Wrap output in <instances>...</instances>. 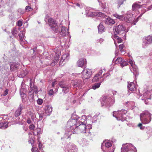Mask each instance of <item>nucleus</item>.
I'll return each mask as SVG.
<instances>
[{
	"label": "nucleus",
	"instance_id": "4c0bfd02",
	"mask_svg": "<svg viewBox=\"0 0 152 152\" xmlns=\"http://www.w3.org/2000/svg\"><path fill=\"white\" fill-rule=\"evenodd\" d=\"M61 58L65 61V62H66L69 58V55L68 53L64 54L62 55Z\"/></svg>",
	"mask_w": 152,
	"mask_h": 152
},
{
	"label": "nucleus",
	"instance_id": "b1692460",
	"mask_svg": "<svg viewBox=\"0 0 152 152\" xmlns=\"http://www.w3.org/2000/svg\"><path fill=\"white\" fill-rule=\"evenodd\" d=\"M127 88L128 90L131 91H134L136 89L135 84L132 82H128Z\"/></svg>",
	"mask_w": 152,
	"mask_h": 152
},
{
	"label": "nucleus",
	"instance_id": "9b49d317",
	"mask_svg": "<svg viewBox=\"0 0 152 152\" xmlns=\"http://www.w3.org/2000/svg\"><path fill=\"white\" fill-rule=\"evenodd\" d=\"M77 149L75 145L73 143H69L65 147L63 152H77Z\"/></svg>",
	"mask_w": 152,
	"mask_h": 152
},
{
	"label": "nucleus",
	"instance_id": "3c124183",
	"mask_svg": "<svg viewBox=\"0 0 152 152\" xmlns=\"http://www.w3.org/2000/svg\"><path fill=\"white\" fill-rule=\"evenodd\" d=\"M48 94L49 96H51L53 95L54 94V91L53 89H50L49 90Z\"/></svg>",
	"mask_w": 152,
	"mask_h": 152
},
{
	"label": "nucleus",
	"instance_id": "aec40b11",
	"mask_svg": "<svg viewBox=\"0 0 152 152\" xmlns=\"http://www.w3.org/2000/svg\"><path fill=\"white\" fill-rule=\"evenodd\" d=\"M119 36H118V35L116 34L115 33L113 35H112V37L114 41L115 44L116 46L117 45L116 42L119 43L122 41V39L121 38V37H119Z\"/></svg>",
	"mask_w": 152,
	"mask_h": 152
},
{
	"label": "nucleus",
	"instance_id": "a211bd4d",
	"mask_svg": "<svg viewBox=\"0 0 152 152\" xmlns=\"http://www.w3.org/2000/svg\"><path fill=\"white\" fill-rule=\"evenodd\" d=\"M31 80V79H30V85L31 89L29 91V92L34 93V92L35 94H37L38 92L37 86L32 82Z\"/></svg>",
	"mask_w": 152,
	"mask_h": 152
},
{
	"label": "nucleus",
	"instance_id": "9d476101",
	"mask_svg": "<svg viewBox=\"0 0 152 152\" xmlns=\"http://www.w3.org/2000/svg\"><path fill=\"white\" fill-rule=\"evenodd\" d=\"M86 119H84L80 121V122L78 123V125L76 126V130H79L83 132L86 133Z\"/></svg>",
	"mask_w": 152,
	"mask_h": 152
},
{
	"label": "nucleus",
	"instance_id": "603ef678",
	"mask_svg": "<svg viewBox=\"0 0 152 152\" xmlns=\"http://www.w3.org/2000/svg\"><path fill=\"white\" fill-rule=\"evenodd\" d=\"M38 126H39L40 127H42L43 126V124L42 122H41L40 121L38 122Z\"/></svg>",
	"mask_w": 152,
	"mask_h": 152
},
{
	"label": "nucleus",
	"instance_id": "58836bf2",
	"mask_svg": "<svg viewBox=\"0 0 152 152\" xmlns=\"http://www.w3.org/2000/svg\"><path fill=\"white\" fill-rule=\"evenodd\" d=\"M21 110L18 108L15 112V116L16 117H18L21 114Z\"/></svg>",
	"mask_w": 152,
	"mask_h": 152
},
{
	"label": "nucleus",
	"instance_id": "a18cd8bd",
	"mask_svg": "<svg viewBox=\"0 0 152 152\" xmlns=\"http://www.w3.org/2000/svg\"><path fill=\"white\" fill-rule=\"evenodd\" d=\"M25 10L26 11L28 12L32 10V9L29 6H27L26 7Z\"/></svg>",
	"mask_w": 152,
	"mask_h": 152
},
{
	"label": "nucleus",
	"instance_id": "8fccbe9b",
	"mask_svg": "<svg viewBox=\"0 0 152 152\" xmlns=\"http://www.w3.org/2000/svg\"><path fill=\"white\" fill-rule=\"evenodd\" d=\"M32 152H39L38 149L37 147H33L31 149Z\"/></svg>",
	"mask_w": 152,
	"mask_h": 152
},
{
	"label": "nucleus",
	"instance_id": "338daca9",
	"mask_svg": "<svg viewBox=\"0 0 152 152\" xmlns=\"http://www.w3.org/2000/svg\"><path fill=\"white\" fill-rule=\"evenodd\" d=\"M76 5L80 8H81L82 6L80 5V4L78 3H77L76 4Z\"/></svg>",
	"mask_w": 152,
	"mask_h": 152
},
{
	"label": "nucleus",
	"instance_id": "473e14b6",
	"mask_svg": "<svg viewBox=\"0 0 152 152\" xmlns=\"http://www.w3.org/2000/svg\"><path fill=\"white\" fill-rule=\"evenodd\" d=\"M79 143L80 145L83 147L87 146L88 144V141L84 138L82 139L81 141H80Z\"/></svg>",
	"mask_w": 152,
	"mask_h": 152
},
{
	"label": "nucleus",
	"instance_id": "72a5a7b5",
	"mask_svg": "<svg viewBox=\"0 0 152 152\" xmlns=\"http://www.w3.org/2000/svg\"><path fill=\"white\" fill-rule=\"evenodd\" d=\"M24 35V33H23V31H21L18 34L20 38V43L24 42V40H23L24 37H25Z\"/></svg>",
	"mask_w": 152,
	"mask_h": 152
},
{
	"label": "nucleus",
	"instance_id": "864d4df0",
	"mask_svg": "<svg viewBox=\"0 0 152 152\" xmlns=\"http://www.w3.org/2000/svg\"><path fill=\"white\" fill-rule=\"evenodd\" d=\"M17 25L19 27H21L22 25V21L19 20L17 22Z\"/></svg>",
	"mask_w": 152,
	"mask_h": 152
},
{
	"label": "nucleus",
	"instance_id": "f704fd0d",
	"mask_svg": "<svg viewBox=\"0 0 152 152\" xmlns=\"http://www.w3.org/2000/svg\"><path fill=\"white\" fill-rule=\"evenodd\" d=\"M103 81V80H102L99 83H95L93 84L92 86V88L94 90H95L97 88H99L101 85V83H102Z\"/></svg>",
	"mask_w": 152,
	"mask_h": 152
},
{
	"label": "nucleus",
	"instance_id": "7c9ffc66",
	"mask_svg": "<svg viewBox=\"0 0 152 152\" xmlns=\"http://www.w3.org/2000/svg\"><path fill=\"white\" fill-rule=\"evenodd\" d=\"M105 27L103 24L100 23L98 26V30L99 33L102 34L105 31Z\"/></svg>",
	"mask_w": 152,
	"mask_h": 152
},
{
	"label": "nucleus",
	"instance_id": "f03ea898",
	"mask_svg": "<svg viewBox=\"0 0 152 152\" xmlns=\"http://www.w3.org/2000/svg\"><path fill=\"white\" fill-rule=\"evenodd\" d=\"M113 16L117 18L122 21H124L127 23H131L133 20V14L130 11H128L127 12L125 16H124L123 15H118L117 13L113 14Z\"/></svg>",
	"mask_w": 152,
	"mask_h": 152
},
{
	"label": "nucleus",
	"instance_id": "39448f33",
	"mask_svg": "<svg viewBox=\"0 0 152 152\" xmlns=\"http://www.w3.org/2000/svg\"><path fill=\"white\" fill-rule=\"evenodd\" d=\"M127 112V111L125 110H118L117 111H114L113 112V115L118 120L124 121L125 120V118L124 117V115Z\"/></svg>",
	"mask_w": 152,
	"mask_h": 152
},
{
	"label": "nucleus",
	"instance_id": "c03bdc74",
	"mask_svg": "<svg viewBox=\"0 0 152 152\" xmlns=\"http://www.w3.org/2000/svg\"><path fill=\"white\" fill-rule=\"evenodd\" d=\"M151 100L152 101V99H151V97L149 98H147L145 100V103L146 104H148L151 103V102H150V101Z\"/></svg>",
	"mask_w": 152,
	"mask_h": 152
},
{
	"label": "nucleus",
	"instance_id": "79ce46f5",
	"mask_svg": "<svg viewBox=\"0 0 152 152\" xmlns=\"http://www.w3.org/2000/svg\"><path fill=\"white\" fill-rule=\"evenodd\" d=\"M128 64V63L127 61H122L120 65L122 67H123L125 66H127Z\"/></svg>",
	"mask_w": 152,
	"mask_h": 152
},
{
	"label": "nucleus",
	"instance_id": "69168bd1",
	"mask_svg": "<svg viewBox=\"0 0 152 152\" xmlns=\"http://www.w3.org/2000/svg\"><path fill=\"white\" fill-rule=\"evenodd\" d=\"M31 120H30V119L29 118H28L27 119V122L28 124H31Z\"/></svg>",
	"mask_w": 152,
	"mask_h": 152
},
{
	"label": "nucleus",
	"instance_id": "423d86ee",
	"mask_svg": "<svg viewBox=\"0 0 152 152\" xmlns=\"http://www.w3.org/2000/svg\"><path fill=\"white\" fill-rule=\"evenodd\" d=\"M125 28L123 25H119L114 27L113 30L115 31L114 34L115 33L116 34L119 35V36L121 37H122L123 36H125L126 34L125 31Z\"/></svg>",
	"mask_w": 152,
	"mask_h": 152
},
{
	"label": "nucleus",
	"instance_id": "cd10ccee",
	"mask_svg": "<svg viewBox=\"0 0 152 152\" xmlns=\"http://www.w3.org/2000/svg\"><path fill=\"white\" fill-rule=\"evenodd\" d=\"M86 60L85 59L82 58L79 59L77 61V64L78 66L82 67L85 64H86Z\"/></svg>",
	"mask_w": 152,
	"mask_h": 152
},
{
	"label": "nucleus",
	"instance_id": "37998d69",
	"mask_svg": "<svg viewBox=\"0 0 152 152\" xmlns=\"http://www.w3.org/2000/svg\"><path fill=\"white\" fill-rule=\"evenodd\" d=\"M18 30H18L17 29L15 28H13L12 32V34L14 35L17 34L18 32Z\"/></svg>",
	"mask_w": 152,
	"mask_h": 152
},
{
	"label": "nucleus",
	"instance_id": "a878e982",
	"mask_svg": "<svg viewBox=\"0 0 152 152\" xmlns=\"http://www.w3.org/2000/svg\"><path fill=\"white\" fill-rule=\"evenodd\" d=\"M58 52L57 54L56 52V55L54 58V60L53 61V63H52L51 65L53 66H54L55 64H56L58 61L59 60V56L61 54V52L59 51Z\"/></svg>",
	"mask_w": 152,
	"mask_h": 152
},
{
	"label": "nucleus",
	"instance_id": "6e6d98bb",
	"mask_svg": "<svg viewBox=\"0 0 152 152\" xmlns=\"http://www.w3.org/2000/svg\"><path fill=\"white\" fill-rule=\"evenodd\" d=\"M65 62V61L61 57V58L59 62V65H60L62 66L63 63V62Z\"/></svg>",
	"mask_w": 152,
	"mask_h": 152
},
{
	"label": "nucleus",
	"instance_id": "680f3d73",
	"mask_svg": "<svg viewBox=\"0 0 152 152\" xmlns=\"http://www.w3.org/2000/svg\"><path fill=\"white\" fill-rule=\"evenodd\" d=\"M38 142H39V144H38V146L40 150L42 148V145L41 143L39 142V140H38Z\"/></svg>",
	"mask_w": 152,
	"mask_h": 152
},
{
	"label": "nucleus",
	"instance_id": "13d9d810",
	"mask_svg": "<svg viewBox=\"0 0 152 152\" xmlns=\"http://www.w3.org/2000/svg\"><path fill=\"white\" fill-rule=\"evenodd\" d=\"M18 12L21 14H23L24 13V11L21 9H19L18 10Z\"/></svg>",
	"mask_w": 152,
	"mask_h": 152
},
{
	"label": "nucleus",
	"instance_id": "5701e85b",
	"mask_svg": "<svg viewBox=\"0 0 152 152\" xmlns=\"http://www.w3.org/2000/svg\"><path fill=\"white\" fill-rule=\"evenodd\" d=\"M82 81L80 79H76L74 82L73 84V86L75 88L77 87L78 88H80L82 86Z\"/></svg>",
	"mask_w": 152,
	"mask_h": 152
},
{
	"label": "nucleus",
	"instance_id": "4468645a",
	"mask_svg": "<svg viewBox=\"0 0 152 152\" xmlns=\"http://www.w3.org/2000/svg\"><path fill=\"white\" fill-rule=\"evenodd\" d=\"M143 42L142 47L143 48H145L149 44L152 42V36L149 35L145 37L143 39Z\"/></svg>",
	"mask_w": 152,
	"mask_h": 152
},
{
	"label": "nucleus",
	"instance_id": "ea45409f",
	"mask_svg": "<svg viewBox=\"0 0 152 152\" xmlns=\"http://www.w3.org/2000/svg\"><path fill=\"white\" fill-rule=\"evenodd\" d=\"M124 47V45L123 44H120L119 45V48L120 50V51L121 53V54H124V50L123 49Z\"/></svg>",
	"mask_w": 152,
	"mask_h": 152
},
{
	"label": "nucleus",
	"instance_id": "0eeeda50",
	"mask_svg": "<svg viewBox=\"0 0 152 152\" xmlns=\"http://www.w3.org/2000/svg\"><path fill=\"white\" fill-rule=\"evenodd\" d=\"M47 23L54 32L56 33L58 32V26L55 20L52 18H50L48 19V22Z\"/></svg>",
	"mask_w": 152,
	"mask_h": 152
},
{
	"label": "nucleus",
	"instance_id": "49530a36",
	"mask_svg": "<svg viewBox=\"0 0 152 152\" xmlns=\"http://www.w3.org/2000/svg\"><path fill=\"white\" fill-rule=\"evenodd\" d=\"M39 118L42 119L44 117V116H47V115H46L45 113H39Z\"/></svg>",
	"mask_w": 152,
	"mask_h": 152
},
{
	"label": "nucleus",
	"instance_id": "bf43d9fd",
	"mask_svg": "<svg viewBox=\"0 0 152 152\" xmlns=\"http://www.w3.org/2000/svg\"><path fill=\"white\" fill-rule=\"evenodd\" d=\"M8 90L7 89H6L4 92L3 95L4 96H5L7 95L8 93Z\"/></svg>",
	"mask_w": 152,
	"mask_h": 152
},
{
	"label": "nucleus",
	"instance_id": "0e129e2a",
	"mask_svg": "<svg viewBox=\"0 0 152 152\" xmlns=\"http://www.w3.org/2000/svg\"><path fill=\"white\" fill-rule=\"evenodd\" d=\"M37 133H39L41 132V129L40 127L38 128L37 129Z\"/></svg>",
	"mask_w": 152,
	"mask_h": 152
},
{
	"label": "nucleus",
	"instance_id": "6ab92c4d",
	"mask_svg": "<svg viewBox=\"0 0 152 152\" xmlns=\"http://www.w3.org/2000/svg\"><path fill=\"white\" fill-rule=\"evenodd\" d=\"M58 32H59L60 34L63 36L68 35L69 33L68 29L65 26H63L61 27L60 30H58Z\"/></svg>",
	"mask_w": 152,
	"mask_h": 152
},
{
	"label": "nucleus",
	"instance_id": "f3484780",
	"mask_svg": "<svg viewBox=\"0 0 152 152\" xmlns=\"http://www.w3.org/2000/svg\"><path fill=\"white\" fill-rule=\"evenodd\" d=\"M88 16L91 17L98 16L105 18L107 17L106 15L105 14L101 12H93L91 11H89L88 12Z\"/></svg>",
	"mask_w": 152,
	"mask_h": 152
},
{
	"label": "nucleus",
	"instance_id": "774afa93",
	"mask_svg": "<svg viewBox=\"0 0 152 152\" xmlns=\"http://www.w3.org/2000/svg\"><path fill=\"white\" fill-rule=\"evenodd\" d=\"M111 141L113 142H116V140L114 138H113L111 139Z\"/></svg>",
	"mask_w": 152,
	"mask_h": 152
},
{
	"label": "nucleus",
	"instance_id": "a19ab883",
	"mask_svg": "<svg viewBox=\"0 0 152 152\" xmlns=\"http://www.w3.org/2000/svg\"><path fill=\"white\" fill-rule=\"evenodd\" d=\"M122 58L121 57H118L115 61V63L116 64H121L123 61Z\"/></svg>",
	"mask_w": 152,
	"mask_h": 152
},
{
	"label": "nucleus",
	"instance_id": "f8f14e48",
	"mask_svg": "<svg viewBox=\"0 0 152 152\" xmlns=\"http://www.w3.org/2000/svg\"><path fill=\"white\" fill-rule=\"evenodd\" d=\"M92 73L91 69H84L81 74V77L83 79H88L91 77Z\"/></svg>",
	"mask_w": 152,
	"mask_h": 152
},
{
	"label": "nucleus",
	"instance_id": "5fc2aeb1",
	"mask_svg": "<svg viewBox=\"0 0 152 152\" xmlns=\"http://www.w3.org/2000/svg\"><path fill=\"white\" fill-rule=\"evenodd\" d=\"M92 126L91 124H88L87 126H86V130L87 131V129H92Z\"/></svg>",
	"mask_w": 152,
	"mask_h": 152
},
{
	"label": "nucleus",
	"instance_id": "bb28decb",
	"mask_svg": "<svg viewBox=\"0 0 152 152\" xmlns=\"http://www.w3.org/2000/svg\"><path fill=\"white\" fill-rule=\"evenodd\" d=\"M45 113L47 115H50L52 111V107L50 105H47L45 108Z\"/></svg>",
	"mask_w": 152,
	"mask_h": 152
},
{
	"label": "nucleus",
	"instance_id": "dca6fc26",
	"mask_svg": "<svg viewBox=\"0 0 152 152\" xmlns=\"http://www.w3.org/2000/svg\"><path fill=\"white\" fill-rule=\"evenodd\" d=\"M60 86L63 88L62 91L65 94L68 93L69 90V85L65 84L64 81L60 82L59 83Z\"/></svg>",
	"mask_w": 152,
	"mask_h": 152
},
{
	"label": "nucleus",
	"instance_id": "412c9836",
	"mask_svg": "<svg viewBox=\"0 0 152 152\" xmlns=\"http://www.w3.org/2000/svg\"><path fill=\"white\" fill-rule=\"evenodd\" d=\"M10 69L11 71H12L17 70L18 67L19 65L18 62H11L10 63Z\"/></svg>",
	"mask_w": 152,
	"mask_h": 152
},
{
	"label": "nucleus",
	"instance_id": "1a4fd4ad",
	"mask_svg": "<svg viewBox=\"0 0 152 152\" xmlns=\"http://www.w3.org/2000/svg\"><path fill=\"white\" fill-rule=\"evenodd\" d=\"M105 72V70L104 69H101L99 71L98 73L96 74L93 77L92 80L93 82H95L100 81L102 80H99L102 77H103L105 75L104 73Z\"/></svg>",
	"mask_w": 152,
	"mask_h": 152
},
{
	"label": "nucleus",
	"instance_id": "2eb2a0df",
	"mask_svg": "<svg viewBox=\"0 0 152 152\" xmlns=\"http://www.w3.org/2000/svg\"><path fill=\"white\" fill-rule=\"evenodd\" d=\"M21 88L20 89V94L21 98H22V100L23 102H25L27 99V98L26 97V95L24 94V92L26 91V89L25 88H23V87H24V84L23 83L21 84Z\"/></svg>",
	"mask_w": 152,
	"mask_h": 152
},
{
	"label": "nucleus",
	"instance_id": "7ed1b4c3",
	"mask_svg": "<svg viewBox=\"0 0 152 152\" xmlns=\"http://www.w3.org/2000/svg\"><path fill=\"white\" fill-rule=\"evenodd\" d=\"M152 114L148 110H145L140 114V118L142 123L144 124L149 123L151 120Z\"/></svg>",
	"mask_w": 152,
	"mask_h": 152
},
{
	"label": "nucleus",
	"instance_id": "f257e3e1",
	"mask_svg": "<svg viewBox=\"0 0 152 152\" xmlns=\"http://www.w3.org/2000/svg\"><path fill=\"white\" fill-rule=\"evenodd\" d=\"M75 114H73L71 118L67 122V124L66 131L70 132L71 131L74 130L72 133H75L76 131V126L78 125V123L80 122V121L84 119H86V117L85 115L82 116L81 117L76 118V116L74 117L75 116Z\"/></svg>",
	"mask_w": 152,
	"mask_h": 152
},
{
	"label": "nucleus",
	"instance_id": "c9c22d12",
	"mask_svg": "<svg viewBox=\"0 0 152 152\" xmlns=\"http://www.w3.org/2000/svg\"><path fill=\"white\" fill-rule=\"evenodd\" d=\"M8 123L7 122H1L0 123V128L4 129L8 126Z\"/></svg>",
	"mask_w": 152,
	"mask_h": 152
},
{
	"label": "nucleus",
	"instance_id": "09e8293b",
	"mask_svg": "<svg viewBox=\"0 0 152 152\" xmlns=\"http://www.w3.org/2000/svg\"><path fill=\"white\" fill-rule=\"evenodd\" d=\"M43 101L42 99H39L37 100V103L39 105H41L43 103Z\"/></svg>",
	"mask_w": 152,
	"mask_h": 152
},
{
	"label": "nucleus",
	"instance_id": "6e6552de",
	"mask_svg": "<svg viewBox=\"0 0 152 152\" xmlns=\"http://www.w3.org/2000/svg\"><path fill=\"white\" fill-rule=\"evenodd\" d=\"M129 150H133L134 152H137L136 148L131 143H126L123 144L121 148V152H128Z\"/></svg>",
	"mask_w": 152,
	"mask_h": 152
},
{
	"label": "nucleus",
	"instance_id": "c756f323",
	"mask_svg": "<svg viewBox=\"0 0 152 152\" xmlns=\"http://www.w3.org/2000/svg\"><path fill=\"white\" fill-rule=\"evenodd\" d=\"M142 5L140 4H137V3H134L132 6V10L133 11H136L138 9L140 8Z\"/></svg>",
	"mask_w": 152,
	"mask_h": 152
},
{
	"label": "nucleus",
	"instance_id": "e433bc0d",
	"mask_svg": "<svg viewBox=\"0 0 152 152\" xmlns=\"http://www.w3.org/2000/svg\"><path fill=\"white\" fill-rule=\"evenodd\" d=\"M27 100V99L24 102H23L22 101V103H20V104L19 106L18 107V108L22 110L23 109L25 108L26 106L25 105V103H26Z\"/></svg>",
	"mask_w": 152,
	"mask_h": 152
},
{
	"label": "nucleus",
	"instance_id": "4d7b16f0",
	"mask_svg": "<svg viewBox=\"0 0 152 152\" xmlns=\"http://www.w3.org/2000/svg\"><path fill=\"white\" fill-rule=\"evenodd\" d=\"M138 126L141 129H143L144 128V126L142 125V123H140L138 125Z\"/></svg>",
	"mask_w": 152,
	"mask_h": 152
},
{
	"label": "nucleus",
	"instance_id": "052dcab7",
	"mask_svg": "<svg viewBox=\"0 0 152 152\" xmlns=\"http://www.w3.org/2000/svg\"><path fill=\"white\" fill-rule=\"evenodd\" d=\"M96 41L97 42H99L101 44L104 41V39L102 38H100L97 40Z\"/></svg>",
	"mask_w": 152,
	"mask_h": 152
},
{
	"label": "nucleus",
	"instance_id": "de8ad7c7",
	"mask_svg": "<svg viewBox=\"0 0 152 152\" xmlns=\"http://www.w3.org/2000/svg\"><path fill=\"white\" fill-rule=\"evenodd\" d=\"M29 115H30L31 118L33 120L34 117H35V113L33 112H30L29 113Z\"/></svg>",
	"mask_w": 152,
	"mask_h": 152
},
{
	"label": "nucleus",
	"instance_id": "2f4dec72",
	"mask_svg": "<svg viewBox=\"0 0 152 152\" xmlns=\"http://www.w3.org/2000/svg\"><path fill=\"white\" fill-rule=\"evenodd\" d=\"M71 135V134H64L63 137L61 138L62 140H69L70 139V136Z\"/></svg>",
	"mask_w": 152,
	"mask_h": 152
},
{
	"label": "nucleus",
	"instance_id": "c85d7f7f",
	"mask_svg": "<svg viewBox=\"0 0 152 152\" xmlns=\"http://www.w3.org/2000/svg\"><path fill=\"white\" fill-rule=\"evenodd\" d=\"M104 145L105 147L106 148H109L112 146V143L110 142H104L102 144L101 148L102 150L104 151Z\"/></svg>",
	"mask_w": 152,
	"mask_h": 152
},
{
	"label": "nucleus",
	"instance_id": "e2e57ef3",
	"mask_svg": "<svg viewBox=\"0 0 152 152\" xmlns=\"http://www.w3.org/2000/svg\"><path fill=\"white\" fill-rule=\"evenodd\" d=\"M34 128V126L33 124H31L29 126V128L30 129H33Z\"/></svg>",
	"mask_w": 152,
	"mask_h": 152
},
{
	"label": "nucleus",
	"instance_id": "ddd939ff",
	"mask_svg": "<svg viewBox=\"0 0 152 152\" xmlns=\"http://www.w3.org/2000/svg\"><path fill=\"white\" fill-rule=\"evenodd\" d=\"M129 63L130 64L131 66L130 69L132 72H133L134 75H135V77L138 75V69L137 66L134 64V62L132 60H129Z\"/></svg>",
	"mask_w": 152,
	"mask_h": 152
},
{
	"label": "nucleus",
	"instance_id": "4be33fe9",
	"mask_svg": "<svg viewBox=\"0 0 152 152\" xmlns=\"http://www.w3.org/2000/svg\"><path fill=\"white\" fill-rule=\"evenodd\" d=\"M104 21L106 24L110 26H112L115 23V20L109 17L106 18Z\"/></svg>",
	"mask_w": 152,
	"mask_h": 152
},
{
	"label": "nucleus",
	"instance_id": "393cba45",
	"mask_svg": "<svg viewBox=\"0 0 152 152\" xmlns=\"http://www.w3.org/2000/svg\"><path fill=\"white\" fill-rule=\"evenodd\" d=\"M39 134H37V135H34V134H28L29 139L28 142L29 143H31L32 146L33 147V144L34 142L35 137L36 136L38 135Z\"/></svg>",
	"mask_w": 152,
	"mask_h": 152
},
{
	"label": "nucleus",
	"instance_id": "20e7f679",
	"mask_svg": "<svg viewBox=\"0 0 152 152\" xmlns=\"http://www.w3.org/2000/svg\"><path fill=\"white\" fill-rule=\"evenodd\" d=\"M115 102L114 98L113 96L109 97L107 96H104L102 98L101 104L102 106L104 105L110 106L112 105Z\"/></svg>",
	"mask_w": 152,
	"mask_h": 152
}]
</instances>
